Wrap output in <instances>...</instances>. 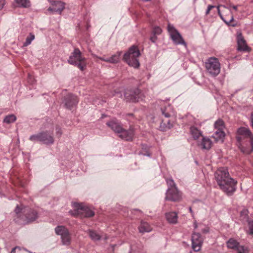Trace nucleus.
<instances>
[{"mask_svg":"<svg viewBox=\"0 0 253 253\" xmlns=\"http://www.w3.org/2000/svg\"><path fill=\"white\" fill-rule=\"evenodd\" d=\"M214 177L219 188L224 192L231 195L235 191L237 181L230 176L227 168H219L215 171Z\"/></svg>","mask_w":253,"mask_h":253,"instance_id":"f257e3e1","label":"nucleus"},{"mask_svg":"<svg viewBox=\"0 0 253 253\" xmlns=\"http://www.w3.org/2000/svg\"><path fill=\"white\" fill-rule=\"evenodd\" d=\"M237 138L242 146L244 153H251L253 151V135L251 131L246 127H241L238 130Z\"/></svg>","mask_w":253,"mask_h":253,"instance_id":"f03ea898","label":"nucleus"},{"mask_svg":"<svg viewBox=\"0 0 253 253\" xmlns=\"http://www.w3.org/2000/svg\"><path fill=\"white\" fill-rule=\"evenodd\" d=\"M106 125L109 126L118 136L123 140L126 141L132 140L134 132L132 127H130L128 130L124 129L119 122L116 119H112L106 123Z\"/></svg>","mask_w":253,"mask_h":253,"instance_id":"7ed1b4c3","label":"nucleus"},{"mask_svg":"<svg viewBox=\"0 0 253 253\" xmlns=\"http://www.w3.org/2000/svg\"><path fill=\"white\" fill-rule=\"evenodd\" d=\"M140 51L137 46L133 45L130 47L124 55L123 60L127 64L135 68H138L140 64L138 60V57L140 56Z\"/></svg>","mask_w":253,"mask_h":253,"instance_id":"20e7f679","label":"nucleus"},{"mask_svg":"<svg viewBox=\"0 0 253 253\" xmlns=\"http://www.w3.org/2000/svg\"><path fill=\"white\" fill-rule=\"evenodd\" d=\"M68 61L69 64L77 66L82 71L84 70L86 66V59L78 48L74 49Z\"/></svg>","mask_w":253,"mask_h":253,"instance_id":"39448f33","label":"nucleus"},{"mask_svg":"<svg viewBox=\"0 0 253 253\" xmlns=\"http://www.w3.org/2000/svg\"><path fill=\"white\" fill-rule=\"evenodd\" d=\"M53 131V128L49 130L42 131L37 134L31 135L29 140L34 142L40 141L46 145L52 144L54 142Z\"/></svg>","mask_w":253,"mask_h":253,"instance_id":"423d86ee","label":"nucleus"},{"mask_svg":"<svg viewBox=\"0 0 253 253\" xmlns=\"http://www.w3.org/2000/svg\"><path fill=\"white\" fill-rule=\"evenodd\" d=\"M205 68L207 73L212 77L217 76L220 72V64L215 57H210L205 62Z\"/></svg>","mask_w":253,"mask_h":253,"instance_id":"0eeeda50","label":"nucleus"},{"mask_svg":"<svg viewBox=\"0 0 253 253\" xmlns=\"http://www.w3.org/2000/svg\"><path fill=\"white\" fill-rule=\"evenodd\" d=\"M218 13L220 18L227 25L235 27L236 23H235L233 15L229 9L223 5H219L217 7Z\"/></svg>","mask_w":253,"mask_h":253,"instance_id":"6e6552de","label":"nucleus"},{"mask_svg":"<svg viewBox=\"0 0 253 253\" xmlns=\"http://www.w3.org/2000/svg\"><path fill=\"white\" fill-rule=\"evenodd\" d=\"M225 124L222 120L218 119L214 123V132L212 137L216 141H221L222 142H223L225 136Z\"/></svg>","mask_w":253,"mask_h":253,"instance_id":"1a4fd4ad","label":"nucleus"},{"mask_svg":"<svg viewBox=\"0 0 253 253\" xmlns=\"http://www.w3.org/2000/svg\"><path fill=\"white\" fill-rule=\"evenodd\" d=\"M126 101L136 102L143 100L144 96L139 89H135L133 90H126L124 94Z\"/></svg>","mask_w":253,"mask_h":253,"instance_id":"9d476101","label":"nucleus"},{"mask_svg":"<svg viewBox=\"0 0 253 253\" xmlns=\"http://www.w3.org/2000/svg\"><path fill=\"white\" fill-rule=\"evenodd\" d=\"M182 198V194L177 187L169 188L166 193L165 199L171 201H179Z\"/></svg>","mask_w":253,"mask_h":253,"instance_id":"9b49d317","label":"nucleus"},{"mask_svg":"<svg viewBox=\"0 0 253 253\" xmlns=\"http://www.w3.org/2000/svg\"><path fill=\"white\" fill-rule=\"evenodd\" d=\"M51 6L46 10V14L57 13L61 14L65 8V3L61 1H51Z\"/></svg>","mask_w":253,"mask_h":253,"instance_id":"f8f14e48","label":"nucleus"},{"mask_svg":"<svg viewBox=\"0 0 253 253\" xmlns=\"http://www.w3.org/2000/svg\"><path fill=\"white\" fill-rule=\"evenodd\" d=\"M74 211H71L74 216L80 215L81 217H91L94 215V212L90 209L89 207H76Z\"/></svg>","mask_w":253,"mask_h":253,"instance_id":"ddd939ff","label":"nucleus"},{"mask_svg":"<svg viewBox=\"0 0 253 253\" xmlns=\"http://www.w3.org/2000/svg\"><path fill=\"white\" fill-rule=\"evenodd\" d=\"M168 30L170 34L171 38L176 44L185 45V42L178 31L171 25L169 24Z\"/></svg>","mask_w":253,"mask_h":253,"instance_id":"4468645a","label":"nucleus"},{"mask_svg":"<svg viewBox=\"0 0 253 253\" xmlns=\"http://www.w3.org/2000/svg\"><path fill=\"white\" fill-rule=\"evenodd\" d=\"M192 246L195 252L199 251L201 249L203 240L201 235L198 233H194L192 236Z\"/></svg>","mask_w":253,"mask_h":253,"instance_id":"2eb2a0df","label":"nucleus"},{"mask_svg":"<svg viewBox=\"0 0 253 253\" xmlns=\"http://www.w3.org/2000/svg\"><path fill=\"white\" fill-rule=\"evenodd\" d=\"M162 112L163 115L167 118L166 119H163L160 126L161 130L165 131L168 129H170L172 126V124L170 123V121L168 119L170 116V114L167 112L166 110L162 109Z\"/></svg>","mask_w":253,"mask_h":253,"instance_id":"dca6fc26","label":"nucleus"},{"mask_svg":"<svg viewBox=\"0 0 253 253\" xmlns=\"http://www.w3.org/2000/svg\"><path fill=\"white\" fill-rule=\"evenodd\" d=\"M238 50L240 51L249 52L251 48L248 46L247 42L242 35L240 33L237 36Z\"/></svg>","mask_w":253,"mask_h":253,"instance_id":"f3484780","label":"nucleus"},{"mask_svg":"<svg viewBox=\"0 0 253 253\" xmlns=\"http://www.w3.org/2000/svg\"><path fill=\"white\" fill-rule=\"evenodd\" d=\"M78 103V99L76 96L71 94H68L64 99V103L66 107L71 109L76 106Z\"/></svg>","mask_w":253,"mask_h":253,"instance_id":"a211bd4d","label":"nucleus"},{"mask_svg":"<svg viewBox=\"0 0 253 253\" xmlns=\"http://www.w3.org/2000/svg\"><path fill=\"white\" fill-rule=\"evenodd\" d=\"M122 54L121 51H118L109 58H105L104 57H98L96 55H92L93 58L99 59L102 61L111 63H117L120 60V56Z\"/></svg>","mask_w":253,"mask_h":253,"instance_id":"6ab92c4d","label":"nucleus"},{"mask_svg":"<svg viewBox=\"0 0 253 253\" xmlns=\"http://www.w3.org/2000/svg\"><path fill=\"white\" fill-rule=\"evenodd\" d=\"M190 131L193 138L197 142L203 137L202 131L195 126L190 127Z\"/></svg>","mask_w":253,"mask_h":253,"instance_id":"aec40b11","label":"nucleus"},{"mask_svg":"<svg viewBox=\"0 0 253 253\" xmlns=\"http://www.w3.org/2000/svg\"><path fill=\"white\" fill-rule=\"evenodd\" d=\"M13 5L15 7L28 8L31 5L30 0H14Z\"/></svg>","mask_w":253,"mask_h":253,"instance_id":"412c9836","label":"nucleus"},{"mask_svg":"<svg viewBox=\"0 0 253 253\" xmlns=\"http://www.w3.org/2000/svg\"><path fill=\"white\" fill-rule=\"evenodd\" d=\"M200 140H201V141L199 140L198 142V144L199 146H201L202 149L208 150L211 148L212 143L209 138L203 136Z\"/></svg>","mask_w":253,"mask_h":253,"instance_id":"4be33fe9","label":"nucleus"},{"mask_svg":"<svg viewBox=\"0 0 253 253\" xmlns=\"http://www.w3.org/2000/svg\"><path fill=\"white\" fill-rule=\"evenodd\" d=\"M166 217L168 221L172 224H175L177 221V214L175 212H169L166 214Z\"/></svg>","mask_w":253,"mask_h":253,"instance_id":"5701e85b","label":"nucleus"},{"mask_svg":"<svg viewBox=\"0 0 253 253\" xmlns=\"http://www.w3.org/2000/svg\"><path fill=\"white\" fill-rule=\"evenodd\" d=\"M25 223H29L35 221L38 217L37 213L35 211H32L26 215Z\"/></svg>","mask_w":253,"mask_h":253,"instance_id":"b1692460","label":"nucleus"},{"mask_svg":"<svg viewBox=\"0 0 253 253\" xmlns=\"http://www.w3.org/2000/svg\"><path fill=\"white\" fill-rule=\"evenodd\" d=\"M240 245V243L235 239L230 238L227 242L228 248L236 250Z\"/></svg>","mask_w":253,"mask_h":253,"instance_id":"393cba45","label":"nucleus"},{"mask_svg":"<svg viewBox=\"0 0 253 253\" xmlns=\"http://www.w3.org/2000/svg\"><path fill=\"white\" fill-rule=\"evenodd\" d=\"M139 230L141 233L149 232L152 230V228L148 223L142 221Z\"/></svg>","mask_w":253,"mask_h":253,"instance_id":"a878e982","label":"nucleus"},{"mask_svg":"<svg viewBox=\"0 0 253 253\" xmlns=\"http://www.w3.org/2000/svg\"><path fill=\"white\" fill-rule=\"evenodd\" d=\"M61 238L63 245L68 246L70 244L71 238L69 231L61 236Z\"/></svg>","mask_w":253,"mask_h":253,"instance_id":"bb28decb","label":"nucleus"},{"mask_svg":"<svg viewBox=\"0 0 253 253\" xmlns=\"http://www.w3.org/2000/svg\"><path fill=\"white\" fill-rule=\"evenodd\" d=\"M68 230L64 226H58L55 228V232L58 235L61 237L68 232Z\"/></svg>","mask_w":253,"mask_h":253,"instance_id":"cd10ccee","label":"nucleus"},{"mask_svg":"<svg viewBox=\"0 0 253 253\" xmlns=\"http://www.w3.org/2000/svg\"><path fill=\"white\" fill-rule=\"evenodd\" d=\"M88 233L89 237L93 241L99 240L101 238V236L94 231L89 230Z\"/></svg>","mask_w":253,"mask_h":253,"instance_id":"c85d7f7f","label":"nucleus"},{"mask_svg":"<svg viewBox=\"0 0 253 253\" xmlns=\"http://www.w3.org/2000/svg\"><path fill=\"white\" fill-rule=\"evenodd\" d=\"M16 120V117L15 115L12 114V115H9L6 116L3 120V122L6 124H10L14 122Z\"/></svg>","mask_w":253,"mask_h":253,"instance_id":"c756f323","label":"nucleus"},{"mask_svg":"<svg viewBox=\"0 0 253 253\" xmlns=\"http://www.w3.org/2000/svg\"><path fill=\"white\" fill-rule=\"evenodd\" d=\"M248 230L247 233L253 236V220H248Z\"/></svg>","mask_w":253,"mask_h":253,"instance_id":"7c9ffc66","label":"nucleus"},{"mask_svg":"<svg viewBox=\"0 0 253 253\" xmlns=\"http://www.w3.org/2000/svg\"><path fill=\"white\" fill-rule=\"evenodd\" d=\"M35 39L34 35L30 33L29 36L27 37L25 42L23 43V46H27L31 43V42Z\"/></svg>","mask_w":253,"mask_h":253,"instance_id":"2f4dec72","label":"nucleus"},{"mask_svg":"<svg viewBox=\"0 0 253 253\" xmlns=\"http://www.w3.org/2000/svg\"><path fill=\"white\" fill-rule=\"evenodd\" d=\"M236 251L238 253H249V249L247 247L243 245H239Z\"/></svg>","mask_w":253,"mask_h":253,"instance_id":"473e14b6","label":"nucleus"},{"mask_svg":"<svg viewBox=\"0 0 253 253\" xmlns=\"http://www.w3.org/2000/svg\"><path fill=\"white\" fill-rule=\"evenodd\" d=\"M249 211L247 210H244L241 212V216L243 219H245L247 222L248 220H250L248 216Z\"/></svg>","mask_w":253,"mask_h":253,"instance_id":"72a5a7b5","label":"nucleus"},{"mask_svg":"<svg viewBox=\"0 0 253 253\" xmlns=\"http://www.w3.org/2000/svg\"><path fill=\"white\" fill-rule=\"evenodd\" d=\"M166 181L168 186V188L176 187V184L172 179L168 178L167 179Z\"/></svg>","mask_w":253,"mask_h":253,"instance_id":"f704fd0d","label":"nucleus"},{"mask_svg":"<svg viewBox=\"0 0 253 253\" xmlns=\"http://www.w3.org/2000/svg\"><path fill=\"white\" fill-rule=\"evenodd\" d=\"M162 33V29L160 27L156 26L153 28V34L159 35Z\"/></svg>","mask_w":253,"mask_h":253,"instance_id":"c9c22d12","label":"nucleus"},{"mask_svg":"<svg viewBox=\"0 0 253 253\" xmlns=\"http://www.w3.org/2000/svg\"><path fill=\"white\" fill-rule=\"evenodd\" d=\"M55 131L57 136L60 137L62 134L61 128L59 126H57L55 128Z\"/></svg>","mask_w":253,"mask_h":253,"instance_id":"e433bc0d","label":"nucleus"},{"mask_svg":"<svg viewBox=\"0 0 253 253\" xmlns=\"http://www.w3.org/2000/svg\"><path fill=\"white\" fill-rule=\"evenodd\" d=\"M24 207H16V208L15 209V211L16 214H18L19 212H21V211L24 210L23 208Z\"/></svg>","mask_w":253,"mask_h":253,"instance_id":"4c0bfd02","label":"nucleus"},{"mask_svg":"<svg viewBox=\"0 0 253 253\" xmlns=\"http://www.w3.org/2000/svg\"><path fill=\"white\" fill-rule=\"evenodd\" d=\"M214 6H213V5H209L208 7V9L206 11V15H208L210 12V11L214 7Z\"/></svg>","mask_w":253,"mask_h":253,"instance_id":"58836bf2","label":"nucleus"},{"mask_svg":"<svg viewBox=\"0 0 253 253\" xmlns=\"http://www.w3.org/2000/svg\"><path fill=\"white\" fill-rule=\"evenodd\" d=\"M157 40V35H153V36H152L150 38V40L153 42H156Z\"/></svg>","mask_w":253,"mask_h":253,"instance_id":"ea45409f","label":"nucleus"},{"mask_svg":"<svg viewBox=\"0 0 253 253\" xmlns=\"http://www.w3.org/2000/svg\"><path fill=\"white\" fill-rule=\"evenodd\" d=\"M4 2L5 0H0V10H1L3 8L5 3Z\"/></svg>","mask_w":253,"mask_h":253,"instance_id":"a19ab883","label":"nucleus"},{"mask_svg":"<svg viewBox=\"0 0 253 253\" xmlns=\"http://www.w3.org/2000/svg\"><path fill=\"white\" fill-rule=\"evenodd\" d=\"M209 231V229L208 227H206L205 228L202 230V232L204 233H207Z\"/></svg>","mask_w":253,"mask_h":253,"instance_id":"79ce46f5","label":"nucleus"},{"mask_svg":"<svg viewBox=\"0 0 253 253\" xmlns=\"http://www.w3.org/2000/svg\"><path fill=\"white\" fill-rule=\"evenodd\" d=\"M251 124H252V126L253 128V111L252 112V113L251 114Z\"/></svg>","mask_w":253,"mask_h":253,"instance_id":"37998d69","label":"nucleus"},{"mask_svg":"<svg viewBox=\"0 0 253 253\" xmlns=\"http://www.w3.org/2000/svg\"><path fill=\"white\" fill-rule=\"evenodd\" d=\"M229 7H232L235 10H237V6H236V5H230Z\"/></svg>","mask_w":253,"mask_h":253,"instance_id":"c03bdc74","label":"nucleus"},{"mask_svg":"<svg viewBox=\"0 0 253 253\" xmlns=\"http://www.w3.org/2000/svg\"><path fill=\"white\" fill-rule=\"evenodd\" d=\"M17 248H18L17 247H15L13 248L12 249V250H11V251L10 253H15V250H16V249H17Z\"/></svg>","mask_w":253,"mask_h":253,"instance_id":"a18cd8bd","label":"nucleus"},{"mask_svg":"<svg viewBox=\"0 0 253 253\" xmlns=\"http://www.w3.org/2000/svg\"><path fill=\"white\" fill-rule=\"evenodd\" d=\"M194 228L196 229L198 227V224L196 222V221H195L194 223Z\"/></svg>","mask_w":253,"mask_h":253,"instance_id":"49530a36","label":"nucleus"},{"mask_svg":"<svg viewBox=\"0 0 253 253\" xmlns=\"http://www.w3.org/2000/svg\"><path fill=\"white\" fill-rule=\"evenodd\" d=\"M74 206H81V205L79 204L76 203L74 205Z\"/></svg>","mask_w":253,"mask_h":253,"instance_id":"de8ad7c7","label":"nucleus"},{"mask_svg":"<svg viewBox=\"0 0 253 253\" xmlns=\"http://www.w3.org/2000/svg\"><path fill=\"white\" fill-rule=\"evenodd\" d=\"M189 211H190L191 212H192V210H191V208L190 207L189 208Z\"/></svg>","mask_w":253,"mask_h":253,"instance_id":"09e8293b","label":"nucleus"},{"mask_svg":"<svg viewBox=\"0 0 253 253\" xmlns=\"http://www.w3.org/2000/svg\"><path fill=\"white\" fill-rule=\"evenodd\" d=\"M107 239H108V237L106 236V235H105L104 237V239L107 240Z\"/></svg>","mask_w":253,"mask_h":253,"instance_id":"8fccbe9b","label":"nucleus"}]
</instances>
